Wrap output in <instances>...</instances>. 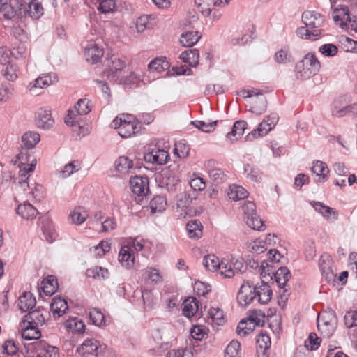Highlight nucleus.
I'll return each mask as SVG.
<instances>
[{
  "label": "nucleus",
  "mask_w": 357,
  "mask_h": 357,
  "mask_svg": "<svg viewBox=\"0 0 357 357\" xmlns=\"http://www.w3.org/2000/svg\"><path fill=\"white\" fill-rule=\"evenodd\" d=\"M320 63L313 53H308L296 64V76L303 80L316 75L320 69Z\"/></svg>",
  "instance_id": "obj_1"
},
{
  "label": "nucleus",
  "mask_w": 357,
  "mask_h": 357,
  "mask_svg": "<svg viewBox=\"0 0 357 357\" xmlns=\"http://www.w3.org/2000/svg\"><path fill=\"white\" fill-rule=\"evenodd\" d=\"M107 68L104 71V75L107 79L114 82H126L124 77L121 75L122 70L126 66V63L116 55H112L106 64Z\"/></svg>",
  "instance_id": "obj_2"
},
{
  "label": "nucleus",
  "mask_w": 357,
  "mask_h": 357,
  "mask_svg": "<svg viewBox=\"0 0 357 357\" xmlns=\"http://www.w3.org/2000/svg\"><path fill=\"white\" fill-rule=\"evenodd\" d=\"M40 140V136L36 132L27 131L24 133L21 137L22 145L17 155L27 158L34 155L33 149Z\"/></svg>",
  "instance_id": "obj_3"
},
{
  "label": "nucleus",
  "mask_w": 357,
  "mask_h": 357,
  "mask_svg": "<svg viewBox=\"0 0 357 357\" xmlns=\"http://www.w3.org/2000/svg\"><path fill=\"white\" fill-rule=\"evenodd\" d=\"M268 275L271 279H274L279 288L282 289V291L280 293V297L282 300H287L289 293L287 289H285L287 282L290 279L291 274L286 266H282L278 268L275 272H268Z\"/></svg>",
  "instance_id": "obj_4"
},
{
  "label": "nucleus",
  "mask_w": 357,
  "mask_h": 357,
  "mask_svg": "<svg viewBox=\"0 0 357 357\" xmlns=\"http://www.w3.org/2000/svg\"><path fill=\"white\" fill-rule=\"evenodd\" d=\"M245 270L246 266L243 265L242 259L231 257L229 261L222 260V275L225 278H231L235 273H243Z\"/></svg>",
  "instance_id": "obj_5"
},
{
  "label": "nucleus",
  "mask_w": 357,
  "mask_h": 357,
  "mask_svg": "<svg viewBox=\"0 0 357 357\" xmlns=\"http://www.w3.org/2000/svg\"><path fill=\"white\" fill-rule=\"evenodd\" d=\"M101 346L96 339L88 338L77 349V351L82 357H102Z\"/></svg>",
  "instance_id": "obj_6"
},
{
  "label": "nucleus",
  "mask_w": 357,
  "mask_h": 357,
  "mask_svg": "<svg viewBox=\"0 0 357 357\" xmlns=\"http://www.w3.org/2000/svg\"><path fill=\"white\" fill-rule=\"evenodd\" d=\"M302 22L310 30L320 29L325 24V17L316 11L305 10L302 15Z\"/></svg>",
  "instance_id": "obj_7"
},
{
  "label": "nucleus",
  "mask_w": 357,
  "mask_h": 357,
  "mask_svg": "<svg viewBox=\"0 0 357 357\" xmlns=\"http://www.w3.org/2000/svg\"><path fill=\"white\" fill-rule=\"evenodd\" d=\"M196 198L195 192H183L178 194L175 197V206L177 211L181 212V215H187L190 213V206L192 200Z\"/></svg>",
  "instance_id": "obj_8"
},
{
  "label": "nucleus",
  "mask_w": 357,
  "mask_h": 357,
  "mask_svg": "<svg viewBox=\"0 0 357 357\" xmlns=\"http://www.w3.org/2000/svg\"><path fill=\"white\" fill-rule=\"evenodd\" d=\"M17 158L21 163L19 170L20 181L28 180L31 173L35 169L37 164L36 158L35 155H31L30 158L17 155Z\"/></svg>",
  "instance_id": "obj_9"
},
{
  "label": "nucleus",
  "mask_w": 357,
  "mask_h": 357,
  "mask_svg": "<svg viewBox=\"0 0 357 357\" xmlns=\"http://www.w3.org/2000/svg\"><path fill=\"white\" fill-rule=\"evenodd\" d=\"M249 281H244L237 294V301L240 305L246 307L255 298V289Z\"/></svg>",
  "instance_id": "obj_10"
},
{
  "label": "nucleus",
  "mask_w": 357,
  "mask_h": 357,
  "mask_svg": "<svg viewBox=\"0 0 357 357\" xmlns=\"http://www.w3.org/2000/svg\"><path fill=\"white\" fill-rule=\"evenodd\" d=\"M260 325V319L253 315L246 319H242L238 324L236 333L239 336L245 337L252 333L256 326Z\"/></svg>",
  "instance_id": "obj_11"
},
{
  "label": "nucleus",
  "mask_w": 357,
  "mask_h": 357,
  "mask_svg": "<svg viewBox=\"0 0 357 357\" xmlns=\"http://www.w3.org/2000/svg\"><path fill=\"white\" fill-rule=\"evenodd\" d=\"M130 188L134 194L145 195L149 190V179L146 176H135L130 180Z\"/></svg>",
  "instance_id": "obj_12"
},
{
  "label": "nucleus",
  "mask_w": 357,
  "mask_h": 357,
  "mask_svg": "<svg viewBox=\"0 0 357 357\" xmlns=\"http://www.w3.org/2000/svg\"><path fill=\"white\" fill-rule=\"evenodd\" d=\"M36 121L38 128L45 130L50 129L54 124L51 111L48 109H40L36 114Z\"/></svg>",
  "instance_id": "obj_13"
},
{
  "label": "nucleus",
  "mask_w": 357,
  "mask_h": 357,
  "mask_svg": "<svg viewBox=\"0 0 357 357\" xmlns=\"http://www.w3.org/2000/svg\"><path fill=\"white\" fill-rule=\"evenodd\" d=\"M254 289L255 297L257 296L259 303L266 304L271 301L273 292L271 287L267 283L262 281L261 284H257Z\"/></svg>",
  "instance_id": "obj_14"
},
{
  "label": "nucleus",
  "mask_w": 357,
  "mask_h": 357,
  "mask_svg": "<svg viewBox=\"0 0 357 357\" xmlns=\"http://www.w3.org/2000/svg\"><path fill=\"white\" fill-rule=\"evenodd\" d=\"M103 50L94 43L88 44L84 49V56L88 62L96 63L98 62L103 56Z\"/></svg>",
  "instance_id": "obj_15"
},
{
  "label": "nucleus",
  "mask_w": 357,
  "mask_h": 357,
  "mask_svg": "<svg viewBox=\"0 0 357 357\" xmlns=\"http://www.w3.org/2000/svg\"><path fill=\"white\" fill-rule=\"evenodd\" d=\"M20 326L22 330V337L26 340H36L41 335L38 326H35L30 322L21 321Z\"/></svg>",
  "instance_id": "obj_16"
},
{
  "label": "nucleus",
  "mask_w": 357,
  "mask_h": 357,
  "mask_svg": "<svg viewBox=\"0 0 357 357\" xmlns=\"http://www.w3.org/2000/svg\"><path fill=\"white\" fill-rule=\"evenodd\" d=\"M34 349L39 357H59V349L56 347L49 345L45 342H37Z\"/></svg>",
  "instance_id": "obj_17"
},
{
  "label": "nucleus",
  "mask_w": 357,
  "mask_h": 357,
  "mask_svg": "<svg viewBox=\"0 0 357 357\" xmlns=\"http://www.w3.org/2000/svg\"><path fill=\"white\" fill-rule=\"evenodd\" d=\"M312 172L316 176L314 178L316 182L324 183L328 177L329 169L326 164L322 161H314L312 167Z\"/></svg>",
  "instance_id": "obj_18"
},
{
  "label": "nucleus",
  "mask_w": 357,
  "mask_h": 357,
  "mask_svg": "<svg viewBox=\"0 0 357 357\" xmlns=\"http://www.w3.org/2000/svg\"><path fill=\"white\" fill-rule=\"evenodd\" d=\"M311 206L315 209L316 211L321 213L325 218L331 220H336L338 217L337 212L322 202L312 201L310 202Z\"/></svg>",
  "instance_id": "obj_19"
},
{
  "label": "nucleus",
  "mask_w": 357,
  "mask_h": 357,
  "mask_svg": "<svg viewBox=\"0 0 357 357\" xmlns=\"http://www.w3.org/2000/svg\"><path fill=\"white\" fill-rule=\"evenodd\" d=\"M68 309V305L66 301L61 296H56L52 299L50 304V310L54 318L63 315Z\"/></svg>",
  "instance_id": "obj_20"
},
{
  "label": "nucleus",
  "mask_w": 357,
  "mask_h": 357,
  "mask_svg": "<svg viewBox=\"0 0 357 357\" xmlns=\"http://www.w3.org/2000/svg\"><path fill=\"white\" fill-rule=\"evenodd\" d=\"M2 75L8 81L14 82L17 77L18 67L15 63L8 61L6 63L0 65Z\"/></svg>",
  "instance_id": "obj_21"
},
{
  "label": "nucleus",
  "mask_w": 357,
  "mask_h": 357,
  "mask_svg": "<svg viewBox=\"0 0 357 357\" xmlns=\"http://www.w3.org/2000/svg\"><path fill=\"white\" fill-rule=\"evenodd\" d=\"M44 309L38 307L35 310L29 312L24 317L22 321L30 322V324L35 325V326H42L46 319V316L42 312Z\"/></svg>",
  "instance_id": "obj_22"
},
{
  "label": "nucleus",
  "mask_w": 357,
  "mask_h": 357,
  "mask_svg": "<svg viewBox=\"0 0 357 357\" xmlns=\"http://www.w3.org/2000/svg\"><path fill=\"white\" fill-rule=\"evenodd\" d=\"M119 260L126 268H131L135 263V256L129 246H123L119 254Z\"/></svg>",
  "instance_id": "obj_23"
},
{
  "label": "nucleus",
  "mask_w": 357,
  "mask_h": 357,
  "mask_svg": "<svg viewBox=\"0 0 357 357\" xmlns=\"http://www.w3.org/2000/svg\"><path fill=\"white\" fill-rule=\"evenodd\" d=\"M16 212L18 215L26 220L35 218L38 213V210L28 202L18 205Z\"/></svg>",
  "instance_id": "obj_24"
},
{
  "label": "nucleus",
  "mask_w": 357,
  "mask_h": 357,
  "mask_svg": "<svg viewBox=\"0 0 357 357\" xmlns=\"http://www.w3.org/2000/svg\"><path fill=\"white\" fill-rule=\"evenodd\" d=\"M0 13L6 19H12L17 13L13 3L17 4V0H0Z\"/></svg>",
  "instance_id": "obj_25"
},
{
  "label": "nucleus",
  "mask_w": 357,
  "mask_h": 357,
  "mask_svg": "<svg viewBox=\"0 0 357 357\" xmlns=\"http://www.w3.org/2000/svg\"><path fill=\"white\" fill-rule=\"evenodd\" d=\"M36 301L30 292H24L19 298L18 306L22 312H26L34 307Z\"/></svg>",
  "instance_id": "obj_26"
},
{
  "label": "nucleus",
  "mask_w": 357,
  "mask_h": 357,
  "mask_svg": "<svg viewBox=\"0 0 357 357\" xmlns=\"http://www.w3.org/2000/svg\"><path fill=\"white\" fill-rule=\"evenodd\" d=\"M183 314L186 317L190 318L198 312V301L195 298H188L182 304Z\"/></svg>",
  "instance_id": "obj_27"
},
{
  "label": "nucleus",
  "mask_w": 357,
  "mask_h": 357,
  "mask_svg": "<svg viewBox=\"0 0 357 357\" xmlns=\"http://www.w3.org/2000/svg\"><path fill=\"white\" fill-rule=\"evenodd\" d=\"M179 57L183 62L195 67L199 63V54L198 50L190 49L183 52Z\"/></svg>",
  "instance_id": "obj_28"
},
{
  "label": "nucleus",
  "mask_w": 357,
  "mask_h": 357,
  "mask_svg": "<svg viewBox=\"0 0 357 357\" xmlns=\"http://www.w3.org/2000/svg\"><path fill=\"white\" fill-rule=\"evenodd\" d=\"M200 38L201 35L198 31H186L181 34L180 43L184 47H192Z\"/></svg>",
  "instance_id": "obj_29"
},
{
  "label": "nucleus",
  "mask_w": 357,
  "mask_h": 357,
  "mask_svg": "<svg viewBox=\"0 0 357 357\" xmlns=\"http://www.w3.org/2000/svg\"><path fill=\"white\" fill-rule=\"evenodd\" d=\"M349 10L346 7L335 9L332 13V17L334 22L341 26L347 24V21L349 20Z\"/></svg>",
  "instance_id": "obj_30"
},
{
  "label": "nucleus",
  "mask_w": 357,
  "mask_h": 357,
  "mask_svg": "<svg viewBox=\"0 0 357 357\" xmlns=\"http://www.w3.org/2000/svg\"><path fill=\"white\" fill-rule=\"evenodd\" d=\"M116 170L121 174H126L133 167V162L126 156H120L115 161Z\"/></svg>",
  "instance_id": "obj_31"
},
{
  "label": "nucleus",
  "mask_w": 357,
  "mask_h": 357,
  "mask_svg": "<svg viewBox=\"0 0 357 357\" xmlns=\"http://www.w3.org/2000/svg\"><path fill=\"white\" fill-rule=\"evenodd\" d=\"M151 212L152 213H160L164 211L167 207V199L165 196H155L149 203Z\"/></svg>",
  "instance_id": "obj_32"
},
{
  "label": "nucleus",
  "mask_w": 357,
  "mask_h": 357,
  "mask_svg": "<svg viewBox=\"0 0 357 357\" xmlns=\"http://www.w3.org/2000/svg\"><path fill=\"white\" fill-rule=\"evenodd\" d=\"M203 265L204 267L211 271H215L220 270L222 275V261L220 262L218 257L214 255H208L204 257Z\"/></svg>",
  "instance_id": "obj_33"
},
{
  "label": "nucleus",
  "mask_w": 357,
  "mask_h": 357,
  "mask_svg": "<svg viewBox=\"0 0 357 357\" xmlns=\"http://www.w3.org/2000/svg\"><path fill=\"white\" fill-rule=\"evenodd\" d=\"M186 230L191 238H199L202 235V225L198 220L188 222L186 225Z\"/></svg>",
  "instance_id": "obj_34"
},
{
  "label": "nucleus",
  "mask_w": 357,
  "mask_h": 357,
  "mask_svg": "<svg viewBox=\"0 0 357 357\" xmlns=\"http://www.w3.org/2000/svg\"><path fill=\"white\" fill-rule=\"evenodd\" d=\"M322 29H314L310 30L305 27H299L296 29V35L301 38L316 40L317 37L320 36L323 33Z\"/></svg>",
  "instance_id": "obj_35"
},
{
  "label": "nucleus",
  "mask_w": 357,
  "mask_h": 357,
  "mask_svg": "<svg viewBox=\"0 0 357 357\" xmlns=\"http://www.w3.org/2000/svg\"><path fill=\"white\" fill-rule=\"evenodd\" d=\"M64 326L73 333H82L85 329L84 322L77 317L70 318L66 320L64 323Z\"/></svg>",
  "instance_id": "obj_36"
},
{
  "label": "nucleus",
  "mask_w": 357,
  "mask_h": 357,
  "mask_svg": "<svg viewBox=\"0 0 357 357\" xmlns=\"http://www.w3.org/2000/svg\"><path fill=\"white\" fill-rule=\"evenodd\" d=\"M244 174L248 178L252 181L258 182L261 179L262 172L260 169L254 165L246 164L244 165Z\"/></svg>",
  "instance_id": "obj_37"
},
{
  "label": "nucleus",
  "mask_w": 357,
  "mask_h": 357,
  "mask_svg": "<svg viewBox=\"0 0 357 357\" xmlns=\"http://www.w3.org/2000/svg\"><path fill=\"white\" fill-rule=\"evenodd\" d=\"M230 199L237 201L246 198L248 195L247 190L240 185H231L227 192Z\"/></svg>",
  "instance_id": "obj_38"
},
{
  "label": "nucleus",
  "mask_w": 357,
  "mask_h": 357,
  "mask_svg": "<svg viewBox=\"0 0 357 357\" xmlns=\"http://www.w3.org/2000/svg\"><path fill=\"white\" fill-rule=\"evenodd\" d=\"M198 10L204 16H209L213 6L215 5V0H195Z\"/></svg>",
  "instance_id": "obj_39"
},
{
  "label": "nucleus",
  "mask_w": 357,
  "mask_h": 357,
  "mask_svg": "<svg viewBox=\"0 0 357 357\" xmlns=\"http://www.w3.org/2000/svg\"><path fill=\"white\" fill-rule=\"evenodd\" d=\"M246 126L247 122L245 121L240 120L236 121L233 126L232 130L227 134V138L233 142V137H241L243 135Z\"/></svg>",
  "instance_id": "obj_40"
},
{
  "label": "nucleus",
  "mask_w": 357,
  "mask_h": 357,
  "mask_svg": "<svg viewBox=\"0 0 357 357\" xmlns=\"http://www.w3.org/2000/svg\"><path fill=\"white\" fill-rule=\"evenodd\" d=\"M52 75H43L35 79L34 82H31L29 85L30 91H33L36 88L43 89L53 83Z\"/></svg>",
  "instance_id": "obj_41"
},
{
  "label": "nucleus",
  "mask_w": 357,
  "mask_h": 357,
  "mask_svg": "<svg viewBox=\"0 0 357 357\" xmlns=\"http://www.w3.org/2000/svg\"><path fill=\"white\" fill-rule=\"evenodd\" d=\"M89 318L91 322L98 326H105L107 321L103 313L98 309L94 308L89 312Z\"/></svg>",
  "instance_id": "obj_42"
},
{
  "label": "nucleus",
  "mask_w": 357,
  "mask_h": 357,
  "mask_svg": "<svg viewBox=\"0 0 357 357\" xmlns=\"http://www.w3.org/2000/svg\"><path fill=\"white\" fill-rule=\"evenodd\" d=\"M169 66V62L162 58H156L152 60L148 65L149 70L158 73L162 72Z\"/></svg>",
  "instance_id": "obj_43"
},
{
  "label": "nucleus",
  "mask_w": 357,
  "mask_h": 357,
  "mask_svg": "<svg viewBox=\"0 0 357 357\" xmlns=\"http://www.w3.org/2000/svg\"><path fill=\"white\" fill-rule=\"evenodd\" d=\"M81 169V162L79 160H73L66 164L63 169L60 172V174L63 178L70 176L74 172H77Z\"/></svg>",
  "instance_id": "obj_44"
},
{
  "label": "nucleus",
  "mask_w": 357,
  "mask_h": 357,
  "mask_svg": "<svg viewBox=\"0 0 357 357\" xmlns=\"http://www.w3.org/2000/svg\"><path fill=\"white\" fill-rule=\"evenodd\" d=\"M87 212L83 207L76 208L70 214V218L74 224L81 225L87 218Z\"/></svg>",
  "instance_id": "obj_45"
},
{
  "label": "nucleus",
  "mask_w": 357,
  "mask_h": 357,
  "mask_svg": "<svg viewBox=\"0 0 357 357\" xmlns=\"http://www.w3.org/2000/svg\"><path fill=\"white\" fill-rule=\"evenodd\" d=\"M266 109V98L261 94L257 97L256 101L250 109V111L257 115L261 114Z\"/></svg>",
  "instance_id": "obj_46"
},
{
  "label": "nucleus",
  "mask_w": 357,
  "mask_h": 357,
  "mask_svg": "<svg viewBox=\"0 0 357 357\" xmlns=\"http://www.w3.org/2000/svg\"><path fill=\"white\" fill-rule=\"evenodd\" d=\"M337 324V318L335 311L330 310L328 312H324L321 316L317 318V324Z\"/></svg>",
  "instance_id": "obj_47"
},
{
  "label": "nucleus",
  "mask_w": 357,
  "mask_h": 357,
  "mask_svg": "<svg viewBox=\"0 0 357 357\" xmlns=\"http://www.w3.org/2000/svg\"><path fill=\"white\" fill-rule=\"evenodd\" d=\"M319 268L322 275L325 276L326 280H331L334 277L330 260L324 259L323 256H321L319 260Z\"/></svg>",
  "instance_id": "obj_48"
},
{
  "label": "nucleus",
  "mask_w": 357,
  "mask_h": 357,
  "mask_svg": "<svg viewBox=\"0 0 357 357\" xmlns=\"http://www.w3.org/2000/svg\"><path fill=\"white\" fill-rule=\"evenodd\" d=\"M137 132V127L132 121L130 123H124L123 126L121 127V131H119V134L122 138H128Z\"/></svg>",
  "instance_id": "obj_49"
},
{
  "label": "nucleus",
  "mask_w": 357,
  "mask_h": 357,
  "mask_svg": "<svg viewBox=\"0 0 357 357\" xmlns=\"http://www.w3.org/2000/svg\"><path fill=\"white\" fill-rule=\"evenodd\" d=\"M278 121V117L276 114H273V117L271 118V122L268 123L267 120L265 119L264 121L259 123V130L262 132L261 135H266L268 132L271 130L276 125Z\"/></svg>",
  "instance_id": "obj_50"
},
{
  "label": "nucleus",
  "mask_w": 357,
  "mask_h": 357,
  "mask_svg": "<svg viewBox=\"0 0 357 357\" xmlns=\"http://www.w3.org/2000/svg\"><path fill=\"white\" fill-rule=\"evenodd\" d=\"M218 121H214L210 123H206L202 121H191V124L199 130L205 132H211L215 130Z\"/></svg>",
  "instance_id": "obj_51"
},
{
  "label": "nucleus",
  "mask_w": 357,
  "mask_h": 357,
  "mask_svg": "<svg viewBox=\"0 0 357 357\" xmlns=\"http://www.w3.org/2000/svg\"><path fill=\"white\" fill-rule=\"evenodd\" d=\"M208 315L212 322L216 325L220 326L225 323L223 311L219 308H211L208 311Z\"/></svg>",
  "instance_id": "obj_52"
},
{
  "label": "nucleus",
  "mask_w": 357,
  "mask_h": 357,
  "mask_svg": "<svg viewBox=\"0 0 357 357\" xmlns=\"http://www.w3.org/2000/svg\"><path fill=\"white\" fill-rule=\"evenodd\" d=\"M75 109L79 115H86L91 110L90 100L87 98L79 99L75 105Z\"/></svg>",
  "instance_id": "obj_53"
},
{
  "label": "nucleus",
  "mask_w": 357,
  "mask_h": 357,
  "mask_svg": "<svg viewBox=\"0 0 357 357\" xmlns=\"http://www.w3.org/2000/svg\"><path fill=\"white\" fill-rule=\"evenodd\" d=\"M245 222L249 227L255 230L259 231L264 226V222L261 220L257 213H255V215L251 216H248V218L245 219Z\"/></svg>",
  "instance_id": "obj_54"
},
{
  "label": "nucleus",
  "mask_w": 357,
  "mask_h": 357,
  "mask_svg": "<svg viewBox=\"0 0 357 357\" xmlns=\"http://www.w3.org/2000/svg\"><path fill=\"white\" fill-rule=\"evenodd\" d=\"M241 349V344L232 340L225 349V357H237Z\"/></svg>",
  "instance_id": "obj_55"
},
{
  "label": "nucleus",
  "mask_w": 357,
  "mask_h": 357,
  "mask_svg": "<svg viewBox=\"0 0 357 357\" xmlns=\"http://www.w3.org/2000/svg\"><path fill=\"white\" fill-rule=\"evenodd\" d=\"M189 152H190V147L187 144H185L183 142H178L175 144L174 149V153L179 158H185L188 157Z\"/></svg>",
  "instance_id": "obj_56"
},
{
  "label": "nucleus",
  "mask_w": 357,
  "mask_h": 357,
  "mask_svg": "<svg viewBox=\"0 0 357 357\" xmlns=\"http://www.w3.org/2000/svg\"><path fill=\"white\" fill-rule=\"evenodd\" d=\"M13 91V85L9 83H3L0 87V102L8 101Z\"/></svg>",
  "instance_id": "obj_57"
},
{
  "label": "nucleus",
  "mask_w": 357,
  "mask_h": 357,
  "mask_svg": "<svg viewBox=\"0 0 357 357\" xmlns=\"http://www.w3.org/2000/svg\"><path fill=\"white\" fill-rule=\"evenodd\" d=\"M337 324H317L319 331L323 337L329 338L334 333Z\"/></svg>",
  "instance_id": "obj_58"
},
{
  "label": "nucleus",
  "mask_w": 357,
  "mask_h": 357,
  "mask_svg": "<svg viewBox=\"0 0 357 357\" xmlns=\"http://www.w3.org/2000/svg\"><path fill=\"white\" fill-rule=\"evenodd\" d=\"M116 8L114 0H100L98 10L105 14L112 13Z\"/></svg>",
  "instance_id": "obj_59"
},
{
  "label": "nucleus",
  "mask_w": 357,
  "mask_h": 357,
  "mask_svg": "<svg viewBox=\"0 0 357 357\" xmlns=\"http://www.w3.org/2000/svg\"><path fill=\"white\" fill-rule=\"evenodd\" d=\"M345 326L349 328H353L357 326V311L349 310L345 313L344 317Z\"/></svg>",
  "instance_id": "obj_60"
},
{
  "label": "nucleus",
  "mask_w": 357,
  "mask_h": 357,
  "mask_svg": "<svg viewBox=\"0 0 357 357\" xmlns=\"http://www.w3.org/2000/svg\"><path fill=\"white\" fill-rule=\"evenodd\" d=\"M153 153L154 164L160 165L165 164L167 161V158L169 156L168 152L163 149H153Z\"/></svg>",
  "instance_id": "obj_61"
},
{
  "label": "nucleus",
  "mask_w": 357,
  "mask_h": 357,
  "mask_svg": "<svg viewBox=\"0 0 357 357\" xmlns=\"http://www.w3.org/2000/svg\"><path fill=\"white\" fill-rule=\"evenodd\" d=\"M49 282L57 284V281L54 277L53 275H49L43 280L41 288L47 295H52L55 291V286L54 284H50V286L47 285Z\"/></svg>",
  "instance_id": "obj_62"
},
{
  "label": "nucleus",
  "mask_w": 357,
  "mask_h": 357,
  "mask_svg": "<svg viewBox=\"0 0 357 357\" xmlns=\"http://www.w3.org/2000/svg\"><path fill=\"white\" fill-rule=\"evenodd\" d=\"M256 342L259 347L264 349V351L269 349L271 344V338L268 335L266 332L264 333L262 331L256 339Z\"/></svg>",
  "instance_id": "obj_63"
},
{
  "label": "nucleus",
  "mask_w": 357,
  "mask_h": 357,
  "mask_svg": "<svg viewBox=\"0 0 357 357\" xmlns=\"http://www.w3.org/2000/svg\"><path fill=\"white\" fill-rule=\"evenodd\" d=\"M275 60L278 63H286L292 60V56L288 50L281 49L275 54Z\"/></svg>",
  "instance_id": "obj_64"
}]
</instances>
